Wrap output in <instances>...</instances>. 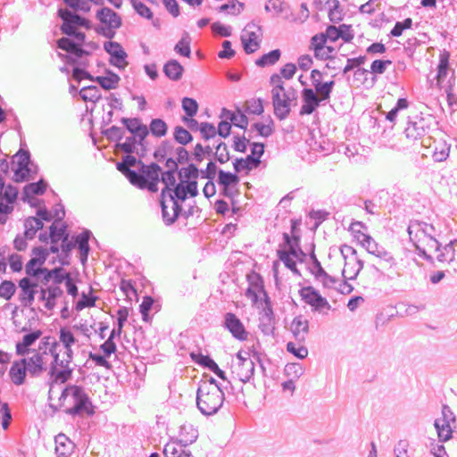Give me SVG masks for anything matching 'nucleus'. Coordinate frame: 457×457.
<instances>
[{"instance_id":"obj_26","label":"nucleus","mask_w":457,"mask_h":457,"mask_svg":"<svg viewBox=\"0 0 457 457\" xmlns=\"http://www.w3.org/2000/svg\"><path fill=\"white\" fill-rule=\"evenodd\" d=\"M179 436L178 442L184 446H188L198 438V430L192 424H183L179 428Z\"/></svg>"},{"instance_id":"obj_37","label":"nucleus","mask_w":457,"mask_h":457,"mask_svg":"<svg viewBox=\"0 0 457 457\" xmlns=\"http://www.w3.org/2000/svg\"><path fill=\"white\" fill-rule=\"evenodd\" d=\"M239 180L240 179L236 171L232 173L230 171H225L221 169L218 170L217 183L221 187H230L237 186L239 183Z\"/></svg>"},{"instance_id":"obj_12","label":"nucleus","mask_w":457,"mask_h":457,"mask_svg":"<svg viewBox=\"0 0 457 457\" xmlns=\"http://www.w3.org/2000/svg\"><path fill=\"white\" fill-rule=\"evenodd\" d=\"M142 160L134 156L133 154H126L121 159L120 162L116 163V169L125 176V178L129 180L130 179H135L137 176V171L132 170L131 167L141 166Z\"/></svg>"},{"instance_id":"obj_31","label":"nucleus","mask_w":457,"mask_h":457,"mask_svg":"<svg viewBox=\"0 0 457 457\" xmlns=\"http://www.w3.org/2000/svg\"><path fill=\"white\" fill-rule=\"evenodd\" d=\"M281 54L280 49H273L256 59L254 63L259 68L273 66L279 61Z\"/></svg>"},{"instance_id":"obj_30","label":"nucleus","mask_w":457,"mask_h":457,"mask_svg":"<svg viewBox=\"0 0 457 457\" xmlns=\"http://www.w3.org/2000/svg\"><path fill=\"white\" fill-rule=\"evenodd\" d=\"M241 41L244 51L247 54L254 53L261 46V40L254 31H249L245 35H242Z\"/></svg>"},{"instance_id":"obj_38","label":"nucleus","mask_w":457,"mask_h":457,"mask_svg":"<svg viewBox=\"0 0 457 457\" xmlns=\"http://www.w3.org/2000/svg\"><path fill=\"white\" fill-rule=\"evenodd\" d=\"M175 147L172 141L166 139L161 142L159 146L154 152V157L158 162H162L166 159L167 155H170L174 153Z\"/></svg>"},{"instance_id":"obj_33","label":"nucleus","mask_w":457,"mask_h":457,"mask_svg":"<svg viewBox=\"0 0 457 457\" xmlns=\"http://www.w3.org/2000/svg\"><path fill=\"white\" fill-rule=\"evenodd\" d=\"M49 237L51 243H58L61 241L62 244V240H69V233H68V225L66 223H62L61 227H57V224L53 223L49 227Z\"/></svg>"},{"instance_id":"obj_34","label":"nucleus","mask_w":457,"mask_h":457,"mask_svg":"<svg viewBox=\"0 0 457 457\" xmlns=\"http://www.w3.org/2000/svg\"><path fill=\"white\" fill-rule=\"evenodd\" d=\"M254 367L255 364L253 360L238 362L237 374L239 380L243 383L249 382L254 375Z\"/></svg>"},{"instance_id":"obj_50","label":"nucleus","mask_w":457,"mask_h":457,"mask_svg":"<svg viewBox=\"0 0 457 457\" xmlns=\"http://www.w3.org/2000/svg\"><path fill=\"white\" fill-rule=\"evenodd\" d=\"M409 106V101L404 98H399L395 105L386 113V120L390 122H394L398 115V112L402 110L407 109Z\"/></svg>"},{"instance_id":"obj_13","label":"nucleus","mask_w":457,"mask_h":457,"mask_svg":"<svg viewBox=\"0 0 457 457\" xmlns=\"http://www.w3.org/2000/svg\"><path fill=\"white\" fill-rule=\"evenodd\" d=\"M291 101L289 93L284 92L283 98H281L279 92H274V96H272L274 114L279 120H285L289 115Z\"/></svg>"},{"instance_id":"obj_58","label":"nucleus","mask_w":457,"mask_h":457,"mask_svg":"<svg viewBox=\"0 0 457 457\" xmlns=\"http://www.w3.org/2000/svg\"><path fill=\"white\" fill-rule=\"evenodd\" d=\"M392 63L393 62L391 60H374L370 64V72L374 75H381L386 71L387 67L390 66Z\"/></svg>"},{"instance_id":"obj_32","label":"nucleus","mask_w":457,"mask_h":457,"mask_svg":"<svg viewBox=\"0 0 457 457\" xmlns=\"http://www.w3.org/2000/svg\"><path fill=\"white\" fill-rule=\"evenodd\" d=\"M451 151V144L445 140H438L435 142V147L432 154V158L436 162H442L447 160Z\"/></svg>"},{"instance_id":"obj_41","label":"nucleus","mask_w":457,"mask_h":457,"mask_svg":"<svg viewBox=\"0 0 457 457\" xmlns=\"http://www.w3.org/2000/svg\"><path fill=\"white\" fill-rule=\"evenodd\" d=\"M148 127L149 134L151 133L154 137H164L168 132L167 123L161 118L152 119Z\"/></svg>"},{"instance_id":"obj_57","label":"nucleus","mask_w":457,"mask_h":457,"mask_svg":"<svg viewBox=\"0 0 457 457\" xmlns=\"http://www.w3.org/2000/svg\"><path fill=\"white\" fill-rule=\"evenodd\" d=\"M16 291L15 284L11 280H4L0 284V297L10 300Z\"/></svg>"},{"instance_id":"obj_10","label":"nucleus","mask_w":457,"mask_h":457,"mask_svg":"<svg viewBox=\"0 0 457 457\" xmlns=\"http://www.w3.org/2000/svg\"><path fill=\"white\" fill-rule=\"evenodd\" d=\"M222 327L227 329L234 338L239 341L247 339L246 331L241 320L233 312H226L223 316Z\"/></svg>"},{"instance_id":"obj_8","label":"nucleus","mask_w":457,"mask_h":457,"mask_svg":"<svg viewBox=\"0 0 457 457\" xmlns=\"http://www.w3.org/2000/svg\"><path fill=\"white\" fill-rule=\"evenodd\" d=\"M264 303L265 306L263 308L262 312H261L258 328L264 336L274 337L276 328V318L270 299L268 295H266V299H264Z\"/></svg>"},{"instance_id":"obj_3","label":"nucleus","mask_w":457,"mask_h":457,"mask_svg":"<svg viewBox=\"0 0 457 457\" xmlns=\"http://www.w3.org/2000/svg\"><path fill=\"white\" fill-rule=\"evenodd\" d=\"M189 196L184 183L179 181L167 195V199H160L162 216L165 225H172L180 216L183 208L180 203Z\"/></svg>"},{"instance_id":"obj_29","label":"nucleus","mask_w":457,"mask_h":457,"mask_svg":"<svg viewBox=\"0 0 457 457\" xmlns=\"http://www.w3.org/2000/svg\"><path fill=\"white\" fill-rule=\"evenodd\" d=\"M62 370H58L57 367L50 365L49 376L54 382L66 383L71 379L72 375V369L69 367V364L63 363V366H60Z\"/></svg>"},{"instance_id":"obj_42","label":"nucleus","mask_w":457,"mask_h":457,"mask_svg":"<svg viewBox=\"0 0 457 457\" xmlns=\"http://www.w3.org/2000/svg\"><path fill=\"white\" fill-rule=\"evenodd\" d=\"M457 245V240L451 241L450 243L446 244L442 249L438 252V255L436 256V259L440 262H448L451 263L454 261L455 256V249L454 245Z\"/></svg>"},{"instance_id":"obj_40","label":"nucleus","mask_w":457,"mask_h":457,"mask_svg":"<svg viewBox=\"0 0 457 457\" xmlns=\"http://www.w3.org/2000/svg\"><path fill=\"white\" fill-rule=\"evenodd\" d=\"M72 70V78L78 82H80L82 79H88L94 82V79L96 78L90 72H88L86 68L88 65L87 61H81L79 64H75Z\"/></svg>"},{"instance_id":"obj_43","label":"nucleus","mask_w":457,"mask_h":457,"mask_svg":"<svg viewBox=\"0 0 457 457\" xmlns=\"http://www.w3.org/2000/svg\"><path fill=\"white\" fill-rule=\"evenodd\" d=\"M179 181H197L199 169L196 164L189 163L187 167L179 170Z\"/></svg>"},{"instance_id":"obj_4","label":"nucleus","mask_w":457,"mask_h":457,"mask_svg":"<svg viewBox=\"0 0 457 457\" xmlns=\"http://www.w3.org/2000/svg\"><path fill=\"white\" fill-rule=\"evenodd\" d=\"M206 390L197 388L196 391V406L200 412L204 416H212L216 414L223 406L225 401V394L223 390Z\"/></svg>"},{"instance_id":"obj_7","label":"nucleus","mask_w":457,"mask_h":457,"mask_svg":"<svg viewBox=\"0 0 457 457\" xmlns=\"http://www.w3.org/2000/svg\"><path fill=\"white\" fill-rule=\"evenodd\" d=\"M299 295L302 300L312 307L313 312H321L323 309H331V305L328 301L312 286L302 287L299 290Z\"/></svg>"},{"instance_id":"obj_24","label":"nucleus","mask_w":457,"mask_h":457,"mask_svg":"<svg viewBox=\"0 0 457 457\" xmlns=\"http://www.w3.org/2000/svg\"><path fill=\"white\" fill-rule=\"evenodd\" d=\"M326 43L327 39L325 34L323 33L316 34L312 37L311 45L314 50V55L316 58L320 60H328L332 58V56L328 55V54H325Z\"/></svg>"},{"instance_id":"obj_35","label":"nucleus","mask_w":457,"mask_h":457,"mask_svg":"<svg viewBox=\"0 0 457 457\" xmlns=\"http://www.w3.org/2000/svg\"><path fill=\"white\" fill-rule=\"evenodd\" d=\"M91 54V52L84 49L82 47L81 43H78L71 52V54H59L60 57H62V60H64L68 64L70 65H75L79 64L81 59L83 56H88Z\"/></svg>"},{"instance_id":"obj_16","label":"nucleus","mask_w":457,"mask_h":457,"mask_svg":"<svg viewBox=\"0 0 457 457\" xmlns=\"http://www.w3.org/2000/svg\"><path fill=\"white\" fill-rule=\"evenodd\" d=\"M120 123L123 125V129L125 131L129 132L130 134H135L136 136H145L148 137L149 130L148 127L144 124L141 119L136 118H127L122 117L120 119Z\"/></svg>"},{"instance_id":"obj_19","label":"nucleus","mask_w":457,"mask_h":457,"mask_svg":"<svg viewBox=\"0 0 457 457\" xmlns=\"http://www.w3.org/2000/svg\"><path fill=\"white\" fill-rule=\"evenodd\" d=\"M104 73L105 76H96L94 82L104 90L116 89L120 80V76L110 69H105Z\"/></svg>"},{"instance_id":"obj_55","label":"nucleus","mask_w":457,"mask_h":457,"mask_svg":"<svg viewBox=\"0 0 457 457\" xmlns=\"http://www.w3.org/2000/svg\"><path fill=\"white\" fill-rule=\"evenodd\" d=\"M198 103L191 97H184L182 99V109L187 117H194L198 112Z\"/></svg>"},{"instance_id":"obj_53","label":"nucleus","mask_w":457,"mask_h":457,"mask_svg":"<svg viewBox=\"0 0 457 457\" xmlns=\"http://www.w3.org/2000/svg\"><path fill=\"white\" fill-rule=\"evenodd\" d=\"M75 248V244L71 241L62 240L61 244L62 253L58 256V261L62 266H68L70 264L69 257L71 250Z\"/></svg>"},{"instance_id":"obj_51","label":"nucleus","mask_w":457,"mask_h":457,"mask_svg":"<svg viewBox=\"0 0 457 457\" xmlns=\"http://www.w3.org/2000/svg\"><path fill=\"white\" fill-rule=\"evenodd\" d=\"M117 326L112 330V332L117 333L115 334V337H120L122 332V328L129 317V309L127 307L119 308L117 311Z\"/></svg>"},{"instance_id":"obj_20","label":"nucleus","mask_w":457,"mask_h":457,"mask_svg":"<svg viewBox=\"0 0 457 457\" xmlns=\"http://www.w3.org/2000/svg\"><path fill=\"white\" fill-rule=\"evenodd\" d=\"M164 457H193L192 453L187 449L178 439L167 443L163 447Z\"/></svg>"},{"instance_id":"obj_39","label":"nucleus","mask_w":457,"mask_h":457,"mask_svg":"<svg viewBox=\"0 0 457 457\" xmlns=\"http://www.w3.org/2000/svg\"><path fill=\"white\" fill-rule=\"evenodd\" d=\"M79 95L83 101H85V102L90 101V102H93L94 104H96L102 98L99 88L94 85H90V86L82 87L79 91Z\"/></svg>"},{"instance_id":"obj_60","label":"nucleus","mask_w":457,"mask_h":457,"mask_svg":"<svg viewBox=\"0 0 457 457\" xmlns=\"http://www.w3.org/2000/svg\"><path fill=\"white\" fill-rule=\"evenodd\" d=\"M29 179H33V176L30 175L29 165H25L24 167L17 166L14 170L13 180L17 183H21Z\"/></svg>"},{"instance_id":"obj_17","label":"nucleus","mask_w":457,"mask_h":457,"mask_svg":"<svg viewBox=\"0 0 457 457\" xmlns=\"http://www.w3.org/2000/svg\"><path fill=\"white\" fill-rule=\"evenodd\" d=\"M290 330L297 342H304L309 333V321L303 315H297L291 322Z\"/></svg>"},{"instance_id":"obj_5","label":"nucleus","mask_w":457,"mask_h":457,"mask_svg":"<svg viewBox=\"0 0 457 457\" xmlns=\"http://www.w3.org/2000/svg\"><path fill=\"white\" fill-rule=\"evenodd\" d=\"M137 171V176L133 179H130L129 183L139 189H147L151 193H156L162 172L161 166L156 162L142 163Z\"/></svg>"},{"instance_id":"obj_11","label":"nucleus","mask_w":457,"mask_h":457,"mask_svg":"<svg viewBox=\"0 0 457 457\" xmlns=\"http://www.w3.org/2000/svg\"><path fill=\"white\" fill-rule=\"evenodd\" d=\"M37 286V282H33L28 277L19 281V287L21 288L19 300L24 307L30 306L34 302Z\"/></svg>"},{"instance_id":"obj_28","label":"nucleus","mask_w":457,"mask_h":457,"mask_svg":"<svg viewBox=\"0 0 457 457\" xmlns=\"http://www.w3.org/2000/svg\"><path fill=\"white\" fill-rule=\"evenodd\" d=\"M146 137H147L145 136H136L135 134H130V136L125 137L123 142L122 140L120 141L116 148L124 154H135L137 144H141V142H143L144 139H146Z\"/></svg>"},{"instance_id":"obj_2","label":"nucleus","mask_w":457,"mask_h":457,"mask_svg":"<svg viewBox=\"0 0 457 457\" xmlns=\"http://www.w3.org/2000/svg\"><path fill=\"white\" fill-rule=\"evenodd\" d=\"M335 87V80L316 81L315 89L304 87L302 92L303 104L300 109V115H310L316 109L329 101Z\"/></svg>"},{"instance_id":"obj_63","label":"nucleus","mask_w":457,"mask_h":457,"mask_svg":"<svg viewBox=\"0 0 457 457\" xmlns=\"http://www.w3.org/2000/svg\"><path fill=\"white\" fill-rule=\"evenodd\" d=\"M116 332H111L107 340L100 345V349L104 352L105 356L110 357L117 351L116 344L114 343Z\"/></svg>"},{"instance_id":"obj_49","label":"nucleus","mask_w":457,"mask_h":457,"mask_svg":"<svg viewBox=\"0 0 457 457\" xmlns=\"http://www.w3.org/2000/svg\"><path fill=\"white\" fill-rule=\"evenodd\" d=\"M173 138L178 144L183 146L192 142L193 136L182 126H176L173 131Z\"/></svg>"},{"instance_id":"obj_25","label":"nucleus","mask_w":457,"mask_h":457,"mask_svg":"<svg viewBox=\"0 0 457 457\" xmlns=\"http://www.w3.org/2000/svg\"><path fill=\"white\" fill-rule=\"evenodd\" d=\"M179 174V170H167L160 173V181L164 184V187L162 188L160 199H167V195L170 190L178 184L176 180L175 174Z\"/></svg>"},{"instance_id":"obj_1","label":"nucleus","mask_w":457,"mask_h":457,"mask_svg":"<svg viewBox=\"0 0 457 457\" xmlns=\"http://www.w3.org/2000/svg\"><path fill=\"white\" fill-rule=\"evenodd\" d=\"M59 405L65 414L71 417L95 414V406L82 386L67 385L59 397Z\"/></svg>"},{"instance_id":"obj_9","label":"nucleus","mask_w":457,"mask_h":457,"mask_svg":"<svg viewBox=\"0 0 457 457\" xmlns=\"http://www.w3.org/2000/svg\"><path fill=\"white\" fill-rule=\"evenodd\" d=\"M363 247L369 253L375 255L380 260V263L392 268L396 265L395 259L393 254L386 250L382 245H378L371 237H364Z\"/></svg>"},{"instance_id":"obj_52","label":"nucleus","mask_w":457,"mask_h":457,"mask_svg":"<svg viewBox=\"0 0 457 457\" xmlns=\"http://www.w3.org/2000/svg\"><path fill=\"white\" fill-rule=\"evenodd\" d=\"M18 194V188L12 184L4 185V188L3 190L0 189V197H3V200L9 202V204L16 203Z\"/></svg>"},{"instance_id":"obj_27","label":"nucleus","mask_w":457,"mask_h":457,"mask_svg":"<svg viewBox=\"0 0 457 457\" xmlns=\"http://www.w3.org/2000/svg\"><path fill=\"white\" fill-rule=\"evenodd\" d=\"M28 370L21 360L15 361L10 368L9 375L12 383L16 386H21L26 381Z\"/></svg>"},{"instance_id":"obj_46","label":"nucleus","mask_w":457,"mask_h":457,"mask_svg":"<svg viewBox=\"0 0 457 457\" xmlns=\"http://www.w3.org/2000/svg\"><path fill=\"white\" fill-rule=\"evenodd\" d=\"M102 134L111 142H115L116 146L125 137V129L118 126H112L109 129H103Z\"/></svg>"},{"instance_id":"obj_54","label":"nucleus","mask_w":457,"mask_h":457,"mask_svg":"<svg viewBox=\"0 0 457 457\" xmlns=\"http://www.w3.org/2000/svg\"><path fill=\"white\" fill-rule=\"evenodd\" d=\"M361 228H367L366 225L361 221H353L349 227V230L352 232L354 238L360 242L363 246L364 237H370L368 234H364L361 231Z\"/></svg>"},{"instance_id":"obj_23","label":"nucleus","mask_w":457,"mask_h":457,"mask_svg":"<svg viewBox=\"0 0 457 457\" xmlns=\"http://www.w3.org/2000/svg\"><path fill=\"white\" fill-rule=\"evenodd\" d=\"M184 71V67L175 59L165 62L162 69L164 75L173 81H179L182 78Z\"/></svg>"},{"instance_id":"obj_22","label":"nucleus","mask_w":457,"mask_h":457,"mask_svg":"<svg viewBox=\"0 0 457 457\" xmlns=\"http://www.w3.org/2000/svg\"><path fill=\"white\" fill-rule=\"evenodd\" d=\"M262 161L257 160L253 155H247L245 158H236L233 162V168L237 173L244 170L246 172L253 169H257L261 165Z\"/></svg>"},{"instance_id":"obj_6","label":"nucleus","mask_w":457,"mask_h":457,"mask_svg":"<svg viewBox=\"0 0 457 457\" xmlns=\"http://www.w3.org/2000/svg\"><path fill=\"white\" fill-rule=\"evenodd\" d=\"M430 130V119L421 115L409 117L407 127L404 129L406 137L411 141L420 139Z\"/></svg>"},{"instance_id":"obj_18","label":"nucleus","mask_w":457,"mask_h":457,"mask_svg":"<svg viewBox=\"0 0 457 457\" xmlns=\"http://www.w3.org/2000/svg\"><path fill=\"white\" fill-rule=\"evenodd\" d=\"M54 443L57 457H70L72 454L75 445L66 435L60 433L55 436Z\"/></svg>"},{"instance_id":"obj_44","label":"nucleus","mask_w":457,"mask_h":457,"mask_svg":"<svg viewBox=\"0 0 457 457\" xmlns=\"http://www.w3.org/2000/svg\"><path fill=\"white\" fill-rule=\"evenodd\" d=\"M104 0H63L64 4L75 11L89 12L90 6L87 2L96 5L104 4Z\"/></svg>"},{"instance_id":"obj_56","label":"nucleus","mask_w":457,"mask_h":457,"mask_svg":"<svg viewBox=\"0 0 457 457\" xmlns=\"http://www.w3.org/2000/svg\"><path fill=\"white\" fill-rule=\"evenodd\" d=\"M98 299L96 295L82 293L81 298L77 302L75 309L79 312L87 307H94Z\"/></svg>"},{"instance_id":"obj_62","label":"nucleus","mask_w":457,"mask_h":457,"mask_svg":"<svg viewBox=\"0 0 457 457\" xmlns=\"http://www.w3.org/2000/svg\"><path fill=\"white\" fill-rule=\"evenodd\" d=\"M252 129H255L260 136L269 137L274 131L273 120L270 119V123L267 125L261 122H255L252 125Z\"/></svg>"},{"instance_id":"obj_47","label":"nucleus","mask_w":457,"mask_h":457,"mask_svg":"<svg viewBox=\"0 0 457 457\" xmlns=\"http://www.w3.org/2000/svg\"><path fill=\"white\" fill-rule=\"evenodd\" d=\"M63 295V290L57 285L50 286L47 287V303H45V307L48 311H52L56 305V299Z\"/></svg>"},{"instance_id":"obj_14","label":"nucleus","mask_w":457,"mask_h":457,"mask_svg":"<svg viewBox=\"0 0 457 457\" xmlns=\"http://www.w3.org/2000/svg\"><path fill=\"white\" fill-rule=\"evenodd\" d=\"M21 363L25 365L32 378L39 377L47 369L44 361L43 354L38 352H35L29 358H21Z\"/></svg>"},{"instance_id":"obj_15","label":"nucleus","mask_w":457,"mask_h":457,"mask_svg":"<svg viewBox=\"0 0 457 457\" xmlns=\"http://www.w3.org/2000/svg\"><path fill=\"white\" fill-rule=\"evenodd\" d=\"M96 19L106 27L120 28L122 21L120 16L109 7H102L96 12Z\"/></svg>"},{"instance_id":"obj_21","label":"nucleus","mask_w":457,"mask_h":457,"mask_svg":"<svg viewBox=\"0 0 457 457\" xmlns=\"http://www.w3.org/2000/svg\"><path fill=\"white\" fill-rule=\"evenodd\" d=\"M47 182L44 179H40L37 182L27 184L23 187L22 200L29 201L32 195H42L46 193L47 188Z\"/></svg>"},{"instance_id":"obj_48","label":"nucleus","mask_w":457,"mask_h":457,"mask_svg":"<svg viewBox=\"0 0 457 457\" xmlns=\"http://www.w3.org/2000/svg\"><path fill=\"white\" fill-rule=\"evenodd\" d=\"M127 58L128 54L124 49H121L118 52H113L112 55H110L109 62L112 66L119 70H124L129 64Z\"/></svg>"},{"instance_id":"obj_61","label":"nucleus","mask_w":457,"mask_h":457,"mask_svg":"<svg viewBox=\"0 0 457 457\" xmlns=\"http://www.w3.org/2000/svg\"><path fill=\"white\" fill-rule=\"evenodd\" d=\"M0 419L2 420V427L7 429L12 420V413L9 404L0 400Z\"/></svg>"},{"instance_id":"obj_45","label":"nucleus","mask_w":457,"mask_h":457,"mask_svg":"<svg viewBox=\"0 0 457 457\" xmlns=\"http://www.w3.org/2000/svg\"><path fill=\"white\" fill-rule=\"evenodd\" d=\"M191 37L187 32H184L181 39L175 45L174 51L181 56L189 58L191 55L190 48Z\"/></svg>"},{"instance_id":"obj_64","label":"nucleus","mask_w":457,"mask_h":457,"mask_svg":"<svg viewBox=\"0 0 457 457\" xmlns=\"http://www.w3.org/2000/svg\"><path fill=\"white\" fill-rule=\"evenodd\" d=\"M92 237V232L88 229H84L81 233L72 237V244H75V247L89 245V240Z\"/></svg>"},{"instance_id":"obj_36","label":"nucleus","mask_w":457,"mask_h":457,"mask_svg":"<svg viewBox=\"0 0 457 457\" xmlns=\"http://www.w3.org/2000/svg\"><path fill=\"white\" fill-rule=\"evenodd\" d=\"M421 232L427 239L436 237V229L433 225L423 221H415L409 225L407 231L411 238L412 230Z\"/></svg>"},{"instance_id":"obj_59","label":"nucleus","mask_w":457,"mask_h":457,"mask_svg":"<svg viewBox=\"0 0 457 457\" xmlns=\"http://www.w3.org/2000/svg\"><path fill=\"white\" fill-rule=\"evenodd\" d=\"M130 3L136 12L143 18L152 20L154 17L153 12L144 3L138 0H130Z\"/></svg>"}]
</instances>
